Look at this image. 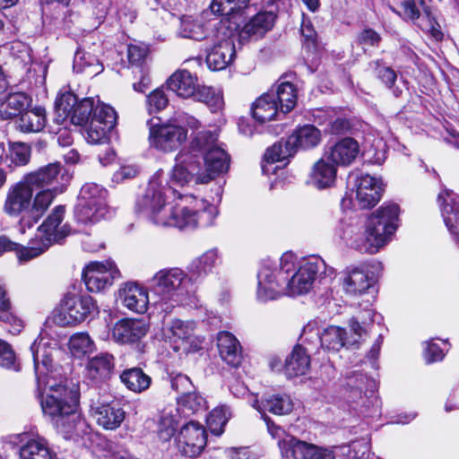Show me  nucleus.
<instances>
[{
    "mask_svg": "<svg viewBox=\"0 0 459 459\" xmlns=\"http://www.w3.org/2000/svg\"><path fill=\"white\" fill-rule=\"evenodd\" d=\"M179 412L185 416L204 411L206 410V400L198 393L194 391L181 395L178 401Z\"/></svg>",
    "mask_w": 459,
    "mask_h": 459,
    "instance_id": "54",
    "label": "nucleus"
},
{
    "mask_svg": "<svg viewBox=\"0 0 459 459\" xmlns=\"http://www.w3.org/2000/svg\"><path fill=\"white\" fill-rule=\"evenodd\" d=\"M97 206H93L84 202L77 201L74 206V213L75 220L82 224H93L102 219H106L109 215V208H101V211Z\"/></svg>",
    "mask_w": 459,
    "mask_h": 459,
    "instance_id": "47",
    "label": "nucleus"
},
{
    "mask_svg": "<svg viewBox=\"0 0 459 459\" xmlns=\"http://www.w3.org/2000/svg\"><path fill=\"white\" fill-rule=\"evenodd\" d=\"M108 191L93 182L84 184L80 191L78 201L97 206L100 212L101 208H109L107 203Z\"/></svg>",
    "mask_w": 459,
    "mask_h": 459,
    "instance_id": "46",
    "label": "nucleus"
},
{
    "mask_svg": "<svg viewBox=\"0 0 459 459\" xmlns=\"http://www.w3.org/2000/svg\"><path fill=\"white\" fill-rule=\"evenodd\" d=\"M97 108L94 99L85 98L78 101L77 96L72 92L61 94L55 102L54 122L64 124L67 119L77 126H86Z\"/></svg>",
    "mask_w": 459,
    "mask_h": 459,
    "instance_id": "8",
    "label": "nucleus"
},
{
    "mask_svg": "<svg viewBox=\"0 0 459 459\" xmlns=\"http://www.w3.org/2000/svg\"><path fill=\"white\" fill-rule=\"evenodd\" d=\"M232 416L230 408L226 404L215 407L207 418V423L211 432L220 436L224 432V428Z\"/></svg>",
    "mask_w": 459,
    "mask_h": 459,
    "instance_id": "53",
    "label": "nucleus"
},
{
    "mask_svg": "<svg viewBox=\"0 0 459 459\" xmlns=\"http://www.w3.org/2000/svg\"><path fill=\"white\" fill-rule=\"evenodd\" d=\"M16 246L13 251L16 253L18 260L22 263H25L43 254L49 247V242H44L36 236V238L30 242L29 247H24L18 243H16Z\"/></svg>",
    "mask_w": 459,
    "mask_h": 459,
    "instance_id": "55",
    "label": "nucleus"
},
{
    "mask_svg": "<svg viewBox=\"0 0 459 459\" xmlns=\"http://www.w3.org/2000/svg\"><path fill=\"white\" fill-rule=\"evenodd\" d=\"M277 101L273 91L256 99L252 106V115L255 121L264 124L273 120L278 114Z\"/></svg>",
    "mask_w": 459,
    "mask_h": 459,
    "instance_id": "36",
    "label": "nucleus"
},
{
    "mask_svg": "<svg viewBox=\"0 0 459 459\" xmlns=\"http://www.w3.org/2000/svg\"><path fill=\"white\" fill-rule=\"evenodd\" d=\"M179 409H165L160 415L158 423V436L163 441L169 440L176 432L179 424Z\"/></svg>",
    "mask_w": 459,
    "mask_h": 459,
    "instance_id": "49",
    "label": "nucleus"
},
{
    "mask_svg": "<svg viewBox=\"0 0 459 459\" xmlns=\"http://www.w3.org/2000/svg\"><path fill=\"white\" fill-rule=\"evenodd\" d=\"M117 120L116 110L111 106L97 100L95 113L82 132L85 140L92 144L108 143L109 134L115 128Z\"/></svg>",
    "mask_w": 459,
    "mask_h": 459,
    "instance_id": "12",
    "label": "nucleus"
},
{
    "mask_svg": "<svg viewBox=\"0 0 459 459\" xmlns=\"http://www.w3.org/2000/svg\"><path fill=\"white\" fill-rule=\"evenodd\" d=\"M20 437L23 443L19 448L20 459H57L44 438L39 436L30 437L25 433Z\"/></svg>",
    "mask_w": 459,
    "mask_h": 459,
    "instance_id": "27",
    "label": "nucleus"
},
{
    "mask_svg": "<svg viewBox=\"0 0 459 459\" xmlns=\"http://www.w3.org/2000/svg\"><path fill=\"white\" fill-rule=\"evenodd\" d=\"M359 152L358 142L345 137L325 150V157L335 165L347 166L354 161Z\"/></svg>",
    "mask_w": 459,
    "mask_h": 459,
    "instance_id": "24",
    "label": "nucleus"
},
{
    "mask_svg": "<svg viewBox=\"0 0 459 459\" xmlns=\"http://www.w3.org/2000/svg\"><path fill=\"white\" fill-rule=\"evenodd\" d=\"M344 335L345 330L343 328L334 325L328 326L321 333V347L328 351H338L344 346H351L357 343V339L351 341L345 338Z\"/></svg>",
    "mask_w": 459,
    "mask_h": 459,
    "instance_id": "42",
    "label": "nucleus"
},
{
    "mask_svg": "<svg viewBox=\"0 0 459 459\" xmlns=\"http://www.w3.org/2000/svg\"><path fill=\"white\" fill-rule=\"evenodd\" d=\"M147 126L149 145L159 152H174L186 140V130L174 122H160L159 118L155 122L152 118L147 121Z\"/></svg>",
    "mask_w": 459,
    "mask_h": 459,
    "instance_id": "10",
    "label": "nucleus"
},
{
    "mask_svg": "<svg viewBox=\"0 0 459 459\" xmlns=\"http://www.w3.org/2000/svg\"><path fill=\"white\" fill-rule=\"evenodd\" d=\"M30 157V147L22 143H13L9 145V158H5V167L13 168L26 165Z\"/></svg>",
    "mask_w": 459,
    "mask_h": 459,
    "instance_id": "57",
    "label": "nucleus"
},
{
    "mask_svg": "<svg viewBox=\"0 0 459 459\" xmlns=\"http://www.w3.org/2000/svg\"><path fill=\"white\" fill-rule=\"evenodd\" d=\"M178 35L182 38L194 40H203L206 39L204 25L193 20L191 17L181 18Z\"/></svg>",
    "mask_w": 459,
    "mask_h": 459,
    "instance_id": "58",
    "label": "nucleus"
},
{
    "mask_svg": "<svg viewBox=\"0 0 459 459\" xmlns=\"http://www.w3.org/2000/svg\"><path fill=\"white\" fill-rule=\"evenodd\" d=\"M321 333L315 325L307 324L303 328V332L299 336V342L297 345L303 347H310L313 349V353L317 351L318 343H320Z\"/></svg>",
    "mask_w": 459,
    "mask_h": 459,
    "instance_id": "61",
    "label": "nucleus"
},
{
    "mask_svg": "<svg viewBox=\"0 0 459 459\" xmlns=\"http://www.w3.org/2000/svg\"><path fill=\"white\" fill-rule=\"evenodd\" d=\"M254 407L259 411H268L275 415H286L292 411L294 403L286 394H277L270 395L262 400V402L255 401Z\"/></svg>",
    "mask_w": 459,
    "mask_h": 459,
    "instance_id": "39",
    "label": "nucleus"
},
{
    "mask_svg": "<svg viewBox=\"0 0 459 459\" xmlns=\"http://www.w3.org/2000/svg\"><path fill=\"white\" fill-rule=\"evenodd\" d=\"M275 18L276 16L270 12L258 13L243 26L239 33L240 38L262 37L273 28Z\"/></svg>",
    "mask_w": 459,
    "mask_h": 459,
    "instance_id": "38",
    "label": "nucleus"
},
{
    "mask_svg": "<svg viewBox=\"0 0 459 459\" xmlns=\"http://www.w3.org/2000/svg\"><path fill=\"white\" fill-rule=\"evenodd\" d=\"M329 161L324 156L313 166L311 182L318 189L330 187L335 182L337 169L335 164Z\"/></svg>",
    "mask_w": 459,
    "mask_h": 459,
    "instance_id": "35",
    "label": "nucleus"
},
{
    "mask_svg": "<svg viewBox=\"0 0 459 459\" xmlns=\"http://www.w3.org/2000/svg\"><path fill=\"white\" fill-rule=\"evenodd\" d=\"M115 368L113 355L104 352L100 353L88 360L86 365V377L94 383L108 379Z\"/></svg>",
    "mask_w": 459,
    "mask_h": 459,
    "instance_id": "29",
    "label": "nucleus"
},
{
    "mask_svg": "<svg viewBox=\"0 0 459 459\" xmlns=\"http://www.w3.org/2000/svg\"><path fill=\"white\" fill-rule=\"evenodd\" d=\"M168 88L178 97L187 99L195 93L197 78L187 70H178L167 80Z\"/></svg>",
    "mask_w": 459,
    "mask_h": 459,
    "instance_id": "32",
    "label": "nucleus"
},
{
    "mask_svg": "<svg viewBox=\"0 0 459 459\" xmlns=\"http://www.w3.org/2000/svg\"><path fill=\"white\" fill-rule=\"evenodd\" d=\"M148 330L149 326L143 319L124 318L113 326L112 337L116 342L132 344L140 342Z\"/></svg>",
    "mask_w": 459,
    "mask_h": 459,
    "instance_id": "21",
    "label": "nucleus"
},
{
    "mask_svg": "<svg viewBox=\"0 0 459 459\" xmlns=\"http://www.w3.org/2000/svg\"><path fill=\"white\" fill-rule=\"evenodd\" d=\"M195 323L173 319L163 326V336L172 345L175 351L185 353L196 351L202 341L195 334Z\"/></svg>",
    "mask_w": 459,
    "mask_h": 459,
    "instance_id": "14",
    "label": "nucleus"
},
{
    "mask_svg": "<svg viewBox=\"0 0 459 459\" xmlns=\"http://www.w3.org/2000/svg\"><path fill=\"white\" fill-rule=\"evenodd\" d=\"M206 64L211 70L220 71L230 65L236 56L235 43L231 37L216 35L212 44L206 48Z\"/></svg>",
    "mask_w": 459,
    "mask_h": 459,
    "instance_id": "17",
    "label": "nucleus"
},
{
    "mask_svg": "<svg viewBox=\"0 0 459 459\" xmlns=\"http://www.w3.org/2000/svg\"><path fill=\"white\" fill-rule=\"evenodd\" d=\"M294 153L292 147L288 145V139L284 143L279 142L274 143L264 153V158L266 164L262 165L263 172L265 174L270 173L271 169L269 167L272 164L283 161L288 157L294 155Z\"/></svg>",
    "mask_w": 459,
    "mask_h": 459,
    "instance_id": "52",
    "label": "nucleus"
},
{
    "mask_svg": "<svg viewBox=\"0 0 459 459\" xmlns=\"http://www.w3.org/2000/svg\"><path fill=\"white\" fill-rule=\"evenodd\" d=\"M311 354L312 348L296 345L285 359L284 373L287 377L292 378L307 374L310 368Z\"/></svg>",
    "mask_w": 459,
    "mask_h": 459,
    "instance_id": "25",
    "label": "nucleus"
},
{
    "mask_svg": "<svg viewBox=\"0 0 459 459\" xmlns=\"http://www.w3.org/2000/svg\"><path fill=\"white\" fill-rule=\"evenodd\" d=\"M170 385L173 390L181 394L182 395L188 394L194 388L190 378L181 373H177L170 376Z\"/></svg>",
    "mask_w": 459,
    "mask_h": 459,
    "instance_id": "64",
    "label": "nucleus"
},
{
    "mask_svg": "<svg viewBox=\"0 0 459 459\" xmlns=\"http://www.w3.org/2000/svg\"><path fill=\"white\" fill-rule=\"evenodd\" d=\"M281 80L282 78L280 79L276 90L272 91L275 96L278 108L280 107L282 113H288L296 106L297 93L292 83Z\"/></svg>",
    "mask_w": 459,
    "mask_h": 459,
    "instance_id": "50",
    "label": "nucleus"
},
{
    "mask_svg": "<svg viewBox=\"0 0 459 459\" xmlns=\"http://www.w3.org/2000/svg\"><path fill=\"white\" fill-rule=\"evenodd\" d=\"M199 174L197 154L178 153L170 174L171 185L168 184L162 170L157 171L151 178L144 194L136 202L137 212L158 226L193 230L213 225L218 210L205 200L196 202L192 208L171 205L169 202V195L177 193L173 186H183L192 180L201 184Z\"/></svg>",
    "mask_w": 459,
    "mask_h": 459,
    "instance_id": "1",
    "label": "nucleus"
},
{
    "mask_svg": "<svg viewBox=\"0 0 459 459\" xmlns=\"http://www.w3.org/2000/svg\"><path fill=\"white\" fill-rule=\"evenodd\" d=\"M29 105L28 97L22 92L9 94L0 103V119L8 120L22 115Z\"/></svg>",
    "mask_w": 459,
    "mask_h": 459,
    "instance_id": "44",
    "label": "nucleus"
},
{
    "mask_svg": "<svg viewBox=\"0 0 459 459\" xmlns=\"http://www.w3.org/2000/svg\"><path fill=\"white\" fill-rule=\"evenodd\" d=\"M69 348L74 356L81 357L94 350V342L89 334L79 333L70 338Z\"/></svg>",
    "mask_w": 459,
    "mask_h": 459,
    "instance_id": "59",
    "label": "nucleus"
},
{
    "mask_svg": "<svg viewBox=\"0 0 459 459\" xmlns=\"http://www.w3.org/2000/svg\"><path fill=\"white\" fill-rule=\"evenodd\" d=\"M355 199L361 209L374 207L382 195V185L378 178L368 174L356 178Z\"/></svg>",
    "mask_w": 459,
    "mask_h": 459,
    "instance_id": "20",
    "label": "nucleus"
},
{
    "mask_svg": "<svg viewBox=\"0 0 459 459\" xmlns=\"http://www.w3.org/2000/svg\"><path fill=\"white\" fill-rule=\"evenodd\" d=\"M89 406L91 416L105 429H116L125 420L126 412L110 394H100L96 388L89 390Z\"/></svg>",
    "mask_w": 459,
    "mask_h": 459,
    "instance_id": "9",
    "label": "nucleus"
},
{
    "mask_svg": "<svg viewBox=\"0 0 459 459\" xmlns=\"http://www.w3.org/2000/svg\"><path fill=\"white\" fill-rule=\"evenodd\" d=\"M22 178L37 191L46 190V187L55 184H64L68 181L69 176L65 174V169L59 162H54L26 174Z\"/></svg>",
    "mask_w": 459,
    "mask_h": 459,
    "instance_id": "19",
    "label": "nucleus"
},
{
    "mask_svg": "<svg viewBox=\"0 0 459 459\" xmlns=\"http://www.w3.org/2000/svg\"><path fill=\"white\" fill-rule=\"evenodd\" d=\"M176 442L180 453L187 457L198 456L204 449L207 433L198 421L190 420L184 424L178 432Z\"/></svg>",
    "mask_w": 459,
    "mask_h": 459,
    "instance_id": "16",
    "label": "nucleus"
},
{
    "mask_svg": "<svg viewBox=\"0 0 459 459\" xmlns=\"http://www.w3.org/2000/svg\"><path fill=\"white\" fill-rule=\"evenodd\" d=\"M169 104V99L160 89H156L147 96V107L150 113L159 112Z\"/></svg>",
    "mask_w": 459,
    "mask_h": 459,
    "instance_id": "62",
    "label": "nucleus"
},
{
    "mask_svg": "<svg viewBox=\"0 0 459 459\" xmlns=\"http://www.w3.org/2000/svg\"><path fill=\"white\" fill-rule=\"evenodd\" d=\"M220 261L219 251L212 248L200 256L193 259L187 265V277L189 281H196L205 278L211 273Z\"/></svg>",
    "mask_w": 459,
    "mask_h": 459,
    "instance_id": "28",
    "label": "nucleus"
},
{
    "mask_svg": "<svg viewBox=\"0 0 459 459\" xmlns=\"http://www.w3.org/2000/svg\"><path fill=\"white\" fill-rule=\"evenodd\" d=\"M188 281L186 273L179 268L160 270L150 282L152 305L166 314L171 312L186 299Z\"/></svg>",
    "mask_w": 459,
    "mask_h": 459,
    "instance_id": "6",
    "label": "nucleus"
},
{
    "mask_svg": "<svg viewBox=\"0 0 459 459\" xmlns=\"http://www.w3.org/2000/svg\"><path fill=\"white\" fill-rule=\"evenodd\" d=\"M374 382L362 373H353L346 377L344 384L345 398L349 403H358L363 399L364 390L373 386Z\"/></svg>",
    "mask_w": 459,
    "mask_h": 459,
    "instance_id": "41",
    "label": "nucleus"
},
{
    "mask_svg": "<svg viewBox=\"0 0 459 459\" xmlns=\"http://www.w3.org/2000/svg\"><path fill=\"white\" fill-rule=\"evenodd\" d=\"M375 313L370 308H366L360 311L356 316H353L350 321L351 331L358 337H361L366 333L365 326L368 323L373 322Z\"/></svg>",
    "mask_w": 459,
    "mask_h": 459,
    "instance_id": "60",
    "label": "nucleus"
},
{
    "mask_svg": "<svg viewBox=\"0 0 459 459\" xmlns=\"http://www.w3.org/2000/svg\"><path fill=\"white\" fill-rule=\"evenodd\" d=\"M217 142L218 134L211 131L197 133L192 142V153L200 160L201 184L209 183L230 169V155Z\"/></svg>",
    "mask_w": 459,
    "mask_h": 459,
    "instance_id": "7",
    "label": "nucleus"
},
{
    "mask_svg": "<svg viewBox=\"0 0 459 459\" xmlns=\"http://www.w3.org/2000/svg\"><path fill=\"white\" fill-rule=\"evenodd\" d=\"M46 122V109L39 106L22 113L17 126L23 133H38L44 129Z\"/></svg>",
    "mask_w": 459,
    "mask_h": 459,
    "instance_id": "40",
    "label": "nucleus"
},
{
    "mask_svg": "<svg viewBox=\"0 0 459 459\" xmlns=\"http://www.w3.org/2000/svg\"><path fill=\"white\" fill-rule=\"evenodd\" d=\"M120 380L127 389L137 394L147 390L152 383L151 377L137 367L123 370Z\"/></svg>",
    "mask_w": 459,
    "mask_h": 459,
    "instance_id": "43",
    "label": "nucleus"
},
{
    "mask_svg": "<svg viewBox=\"0 0 459 459\" xmlns=\"http://www.w3.org/2000/svg\"><path fill=\"white\" fill-rule=\"evenodd\" d=\"M368 65L373 71L374 75L391 91L395 98H399L403 94V90L407 88L406 81L403 78L397 80L395 71L391 66L386 65L382 59L371 61Z\"/></svg>",
    "mask_w": 459,
    "mask_h": 459,
    "instance_id": "26",
    "label": "nucleus"
},
{
    "mask_svg": "<svg viewBox=\"0 0 459 459\" xmlns=\"http://www.w3.org/2000/svg\"><path fill=\"white\" fill-rule=\"evenodd\" d=\"M281 258L280 259V262H279V264H273L272 262L270 261H266L264 262L258 273H257V290H256V298L259 301L261 302H266V301H269V300H274V299H279L280 297L283 296L284 294H277L273 297H265V294H266V289L267 287H270L269 284H264L263 282V279H262V273L264 272V270H269V271H272V274L271 276L268 277V282L270 284H273V282L275 281H278L280 277V271H281Z\"/></svg>",
    "mask_w": 459,
    "mask_h": 459,
    "instance_id": "45",
    "label": "nucleus"
},
{
    "mask_svg": "<svg viewBox=\"0 0 459 459\" xmlns=\"http://www.w3.org/2000/svg\"><path fill=\"white\" fill-rule=\"evenodd\" d=\"M283 459H335L337 446H317L290 435L278 442Z\"/></svg>",
    "mask_w": 459,
    "mask_h": 459,
    "instance_id": "11",
    "label": "nucleus"
},
{
    "mask_svg": "<svg viewBox=\"0 0 459 459\" xmlns=\"http://www.w3.org/2000/svg\"><path fill=\"white\" fill-rule=\"evenodd\" d=\"M194 97L198 100L205 103L212 112H217L222 108L223 99L221 92L208 86H197Z\"/></svg>",
    "mask_w": 459,
    "mask_h": 459,
    "instance_id": "56",
    "label": "nucleus"
},
{
    "mask_svg": "<svg viewBox=\"0 0 459 459\" xmlns=\"http://www.w3.org/2000/svg\"><path fill=\"white\" fill-rule=\"evenodd\" d=\"M37 380V398L45 414L55 420L62 432L71 433L76 425V410L79 403L78 389L68 386L62 368L53 365L55 349L48 341L40 337L30 347Z\"/></svg>",
    "mask_w": 459,
    "mask_h": 459,
    "instance_id": "2",
    "label": "nucleus"
},
{
    "mask_svg": "<svg viewBox=\"0 0 459 459\" xmlns=\"http://www.w3.org/2000/svg\"><path fill=\"white\" fill-rule=\"evenodd\" d=\"M31 50L30 47L21 41H16L12 44L11 53L12 56L20 62L22 65H30L32 61Z\"/></svg>",
    "mask_w": 459,
    "mask_h": 459,
    "instance_id": "63",
    "label": "nucleus"
},
{
    "mask_svg": "<svg viewBox=\"0 0 459 459\" xmlns=\"http://www.w3.org/2000/svg\"><path fill=\"white\" fill-rule=\"evenodd\" d=\"M320 142L321 132L313 125H305L299 127L288 137V145L292 147L294 152L299 149L314 148Z\"/></svg>",
    "mask_w": 459,
    "mask_h": 459,
    "instance_id": "31",
    "label": "nucleus"
},
{
    "mask_svg": "<svg viewBox=\"0 0 459 459\" xmlns=\"http://www.w3.org/2000/svg\"><path fill=\"white\" fill-rule=\"evenodd\" d=\"M82 276L89 291L100 292L110 287L121 274L114 262L107 260L91 262L84 267Z\"/></svg>",
    "mask_w": 459,
    "mask_h": 459,
    "instance_id": "15",
    "label": "nucleus"
},
{
    "mask_svg": "<svg viewBox=\"0 0 459 459\" xmlns=\"http://www.w3.org/2000/svg\"><path fill=\"white\" fill-rule=\"evenodd\" d=\"M420 4L422 8V13H420V18H417L413 22L423 31L429 33L436 40H441L443 39L441 27L436 21L431 8L425 4L424 0H420Z\"/></svg>",
    "mask_w": 459,
    "mask_h": 459,
    "instance_id": "51",
    "label": "nucleus"
},
{
    "mask_svg": "<svg viewBox=\"0 0 459 459\" xmlns=\"http://www.w3.org/2000/svg\"><path fill=\"white\" fill-rule=\"evenodd\" d=\"M97 313L98 307L91 296L69 294L65 297L56 321L63 326L74 325Z\"/></svg>",
    "mask_w": 459,
    "mask_h": 459,
    "instance_id": "13",
    "label": "nucleus"
},
{
    "mask_svg": "<svg viewBox=\"0 0 459 459\" xmlns=\"http://www.w3.org/2000/svg\"><path fill=\"white\" fill-rule=\"evenodd\" d=\"M281 264L278 281L273 284L268 282V277L273 275L272 271L264 270L262 273L264 284L270 285L265 290V297H273L277 294L303 295L312 289L315 281L322 274L330 278L333 275V270H327L325 261L319 256L299 259L292 252H286L281 255Z\"/></svg>",
    "mask_w": 459,
    "mask_h": 459,
    "instance_id": "3",
    "label": "nucleus"
},
{
    "mask_svg": "<svg viewBox=\"0 0 459 459\" xmlns=\"http://www.w3.org/2000/svg\"><path fill=\"white\" fill-rule=\"evenodd\" d=\"M73 70L76 74H83L92 78L102 73L104 66L95 55L78 48L74 53Z\"/></svg>",
    "mask_w": 459,
    "mask_h": 459,
    "instance_id": "34",
    "label": "nucleus"
},
{
    "mask_svg": "<svg viewBox=\"0 0 459 459\" xmlns=\"http://www.w3.org/2000/svg\"><path fill=\"white\" fill-rule=\"evenodd\" d=\"M63 187L56 186L39 191L32 199L34 190L22 178L10 186L4 204V212L11 217L20 218V227L31 228L44 215L57 193Z\"/></svg>",
    "mask_w": 459,
    "mask_h": 459,
    "instance_id": "4",
    "label": "nucleus"
},
{
    "mask_svg": "<svg viewBox=\"0 0 459 459\" xmlns=\"http://www.w3.org/2000/svg\"><path fill=\"white\" fill-rule=\"evenodd\" d=\"M119 299L129 310L143 314L150 303L152 304L151 292L135 282H126L119 289Z\"/></svg>",
    "mask_w": 459,
    "mask_h": 459,
    "instance_id": "23",
    "label": "nucleus"
},
{
    "mask_svg": "<svg viewBox=\"0 0 459 459\" xmlns=\"http://www.w3.org/2000/svg\"><path fill=\"white\" fill-rule=\"evenodd\" d=\"M217 346L221 358L230 366L237 368L242 360L241 346L238 340L229 332H220Z\"/></svg>",
    "mask_w": 459,
    "mask_h": 459,
    "instance_id": "30",
    "label": "nucleus"
},
{
    "mask_svg": "<svg viewBox=\"0 0 459 459\" xmlns=\"http://www.w3.org/2000/svg\"><path fill=\"white\" fill-rule=\"evenodd\" d=\"M443 221L454 240L459 246V195L446 190L438 195Z\"/></svg>",
    "mask_w": 459,
    "mask_h": 459,
    "instance_id": "22",
    "label": "nucleus"
},
{
    "mask_svg": "<svg viewBox=\"0 0 459 459\" xmlns=\"http://www.w3.org/2000/svg\"><path fill=\"white\" fill-rule=\"evenodd\" d=\"M249 2L250 0H212L210 8L213 13L231 19L242 15L248 8Z\"/></svg>",
    "mask_w": 459,
    "mask_h": 459,
    "instance_id": "48",
    "label": "nucleus"
},
{
    "mask_svg": "<svg viewBox=\"0 0 459 459\" xmlns=\"http://www.w3.org/2000/svg\"><path fill=\"white\" fill-rule=\"evenodd\" d=\"M0 325L11 334H19L23 322L12 311V304L5 288L0 285Z\"/></svg>",
    "mask_w": 459,
    "mask_h": 459,
    "instance_id": "33",
    "label": "nucleus"
},
{
    "mask_svg": "<svg viewBox=\"0 0 459 459\" xmlns=\"http://www.w3.org/2000/svg\"><path fill=\"white\" fill-rule=\"evenodd\" d=\"M398 216L399 206L396 204L382 205L368 218L364 230L351 238V247L363 254L377 253L396 231Z\"/></svg>",
    "mask_w": 459,
    "mask_h": 459,
    "instance_id": "5",
    "label": "nucleus"
},
{
    "mask_svg": "<svg viewBox=\"0 0 459 459\" xmlns=\"http://www.w3.org/2000/svg\"><path fill=\"white\" fill-rule=\"evenodd\" d=\"M374 284V280L362 269L354 267L347 270L343 278L344 290L352 295L362 294Z\"/></svg>",
    "mask_w": 459,
    "mask_h": 459,
    "instance_id": "37",
    "label": "nucleus"
},
{
    "mask_svg": "<svg viewBox=\"0 0 459 459\" xmlns=\"http://www.w3.org/2000/svg\"><path fill=\"white\" fill-rule=\"evenodd\" d=\"M65 213V206H56L43 223L38 228L37 236L44 242L59 243L70 234L71 228L67 223L62 224Z\"/></svg>",
    "mask_w": 459,
    "mask_h": 459,
    "instance_id": "18",
    "label": "nucleus"
}]
</instances>
